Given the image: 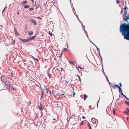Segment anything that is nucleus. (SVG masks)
<instances>
[{
  "mask_svg": "<svg viewBox=\"0 0 129 129\" xmlns=\"http://www.w3.org/2000/svg\"><path fill=\"white\" fill-rule=\"evenodd\" d=\"M1 81L3 82H4L5 84L6 85H7V86L8 87V86L7 85H8V83H7V82H6L5 81H4L5 80L4 79H5V77L4 76H1Z\"/></svg>",
  "mask_w": 129,
  "mask_h": 129,
  "instance_id": "f257e3e1",
  "label": "nucleus"
},
{
  "mask_svg": "<svg viewBox=\"0 0 129 129\" xmlns=\"http://www.w3.org/2000/svg\"><path fill=\"white\" fill-rule=\"evenodd\" d=\"M20 40L21 41L24 43H25L26 42H29V40L28 39V38L27 39H20Z\"/></svg>",
  "mask_w": 129,
  "mask_h": 129,
  "instance_id": "f03ea898",
  "label": "nucleus"
},
{
  "mask_svg": "<svg viewBox=\"0 0 129 129\" xmlns=\"http://www.w3.org/2000/svg\"><path fill=\"white\" fill-rule=\"evenodd\" d=\"M30 21L35 25H37L36 22L35 20L32 19H30Z\"/></svg>",
  "mask_w": 129,
  "mask_h": 129,
  "instance_id": "7ed1b4c3",
  "label": "nucleus"
},
{
  "mask_svg": "<svg viewBox=\"0 0 129 129\" xmlns=\"http://www.w3.org/2000/svg\"><path fill=\"white\" fill-rule=\"evenodd\" d=\"M124 17H125V19H124V20L125 21H126V22H127V20L128 19H129V15H128V16H126V15H125V16H124Z\"/></svg>",
  "mask_w": 129,
  "mask_h": 129,
  "instance_id": "20e7f679",
  "label": "nucleus"
},
{
  "mask_svg": "<svg viewBox=\"0 0 129 129\" xmlns=\"http://www.w3.org/2000/svg\"><path fill=\"white\" fill-rule=\"evenodd\" d=\"M36 37V36H32L31 37L29 38H28V39L29 40V41L30 40H32L34 39Z\"/></svg>",
  "mask_w": 129,
  "mask_h": 129,
  "instance_id": "39448f33",
  "label": "nucleus"
},
{
  "mask_svg": "<svg viewBox=\"0 0 129 129\" xmlns=\"http://www.w3.org/2000/svg\"><path fill=\"white\" fill-rule=\"evenodd\" d=\"M27 4V1H25L21 3V5H24Z\"/></svg>",
  "mask_w": 129,
  "mask_h": 129,
  "instance_id": "423d86ee",
  "label": "nucleus"
},
{
  "mask_svg": "<svg viewBox=\"0 0 129 129\" xmlns=\"http://www.w3.org/2000/svg\"><path fill=\"white\" fill-rule=\"evenodd\" d=\"M46 90H47V93L48 92H49L50 93V95H49V96L50 95H51V91L50 90H49V89L48 88H46Z\"/></svg>",
  "mask_w": 129,
  "mask_h": 129,
  "instance_id": "0eeeda50",
  "label": "nucleus"
},
{
  "mask_svg": "<svg viewBox=\"0 0 129 129\" xmlns=\"http://www.w3.org/2000/svg\"><path fill=\"white\" fill-rule=\"evenodd\" d=\"M44 92L43 91H42V94L41 95V98L42 99L44 97Z\"/></svg>",
  "mask_w": 129,
  "mask_h": 129,
  "instance_id": "6e6552de",
  "label": "nucleus"
},
{
  "mask_svg": "<svg viewBox=\"0 0 129 129\" xmlns=\"http://www.w3.org/2000/svg\"><path fill=\"white\" fill-rule=\"evenodd\" d=\"M24 7L25 8H28L30 7L29 5H25L24 6Z\"/></svg>",
  "mask_w": 129,
  "mask_h": 129,
  "instance_id": "1a4fd4ad",
  "label": "nucleus"
},
{
  "mask_svg": "<svg viewBox=\"0 0 129 129\" xmlns=\"http://www.w3.org/2000/svg\"><path fill=\"white\" fill-rule=\"evenodd\" d=\"M91 120L94 123H95L96 122V120L94 118H92L91 119Z\"/></svg>",
  "mask_w": 129,
  "mask_h": 129,
  "instance_id": "9d476101",
  "label": "nucleus"
},
{
  "mask_svg": "<svg viewBox=\"0 0 129 129\" xmlns=\"http://www.w3.org/2000/svg\"><path fill=\"white\" fill-rule=\"evenodd\" d=\"M38 107L39 108V109L40 110H42L43 109V107H42V106L41 105L40 106H38Z\"/></svg>",
  "mask_w": 129,
  "mask_h": 129,
  "instance_id": "9b49d317",
  "label": "nucleus"
},
{
  "mask_svg": "<svg viewBox=\"0 0 129 129\" xmlns=\"http://www.w3.org/2000/svg\"><path fill=\"white\" fill-rule=\"evenodd\" d=\"M69 62L70 63L72 64L73 65H75V62L74 61H70Z\"/></svg>",
  "mask_w": 129,
  "mask_h": 129,
  "instance_id": "f8f14e48",
  "label": "nucleus"
},
{
  "mask_svg": "<svg viewBox=\"0 0 129 129\" xmlns=\"http://www.w3.org/2000/svg\"><path fill=\"white\" fill-rule=\"evenodd\" d=\"M33 32L32 31H30V32H28V35L31 36L33 35Z\"/></svg>",
  "mask_w": 129,
  "mask_h": 129,
  "instance_id": "ddd939ff",
  "label": "nucleus"
},
{
  "mask_svg": "<svg viewBox=\"0 0 129 129\" xmlns=\"http://www.w3.org/2000/svg\"><path fill=\"white\" fill-rule=\"evenodd\" d=\"M125 6L124 8V11H127V10H128V9L126 7V3L125 2Z\"/></svg>",
  "mask_w": 129,
  "mask_h": 129,
  "instance_id": "4468645a",
  "label": "nucleus"
},
{
  "mask_svg": "<svg viewBox=\"0 0 129 129\" xmlns=\"http://www.w3.org/2000/svg\"><path fill=\"white\" fill-rule=\"evenodd\" d=\"M36 5V9H37L38 8L40 7V5L38 4H37V5Z\"/></svg>",
  "mask_w": 129,
  "mask_h": 129,
  "instance_id": "2eb2a0df",
  "label": "nucleus"
},
{
  "mask_svg": "<svg viewBox=\"0 0 129 129\" xmlns=\"http://www.w3.org/2000/svg\"><path fill=\"white\" fill-rule=\"evenodd\" d=\"M84 100H85L86 99V98H87V96L85 94H84Z\"/></svg>",
  "mask_w": 129,
  "mask_h": 129,
  "instance_id": "dca6fc26",
  "label": "nucleus"
},
{
  "mask_svg": "<svg viewBox=\"0 0 129 129\" xmlns=\"http://www.w3.org/2000/svg\"><path fill=\"white\" fill-rule=\"evenodd\" d=\"M83 30H84V32L86 34V36L87 37H88V35L87 34V32L85 30V29L84 28L83 29Z\"/></svg>",
  "mask_w": 129,
  "mask_h": 129,
  "instance_id": "f3484780",
  "label": "nucleus"
},
{
  "mask_svg": "<svg viewBox=\"0 0 129 129\" xmlns=\"http://www.w3.org/2000/svg\"><path fill=\"white\" fill-rule=\"evenodd\" d=\"M118 88L119 91V92H122L121 90V88L120 87V86Z\"/></svg>",
  "mask_w": 129,
  "mask_h": 129,
  "instance_id": "a211bd4d",
  "label": "nucleus"
},
{
  "mask_svg": "<svg viewBox=\"0 0 129 129\" xmlns=\"http://www.w3.org/2000/svg\"><path fill=\"white\" fill-rule=\"evenodd\" d=\"M88 126H89V129H92V128L90 125V124H89V123H88Z\"/></svg>",
  "mask_w": 129,
  "mask_h": 129,
  "instance_id": "6ab92c4d",
  "label": "nucleus"
},
{
  "mask_svg": "<svg viewBox=\"0 0 129 129\" xmlns=\"http://www.w3.org/2000/svg\"><path fill=\"white\" fill-rule=\"evenodd\" d=\"M34 7H33L31 8H30L29 9V10L30 11H32L34 10Z\"/></svg>",
  "mask_w": 129,
  "mask_h": 129,
  "instance_id": "aec40b11",
  "label": "nucleus"
},
{
  "mask_svg": "<svg viewBox=\"0 0 129 129\" xmlns=\"http://www.w3.org/2000/svg\"><path fill=\"white\" fill-rule=\"evenodd\" d=\"M102 70L104 72V75H105V72H104V69H103V62H102Z\"/></svg>",
  "mask_w": 129,
  "mask_h": 129,
  "instance_id": "412c9836",
  "label": "nucleus"
},
{
  "mask_svg": "<svg viewBox=\"0 0 129 129\" xmlns=\"http://www.w3.org/2000/svg\"><path fill=\"white\" fill-rule=\"evenodd\" d=\"M127 12L126 11H124V12L123 15L125 16L126 15V14L127 13Z\"/></svg>",
  "mask_w": 129,
  "mask_h": 129,
  "instance_id": "4be33fe9",
  "label": "nucleus"
},
{
  "mask_svg": "<svg viewBox=\"0 0 129 129\" xmlns=\"http://www.w3.org/2000/svg\"><path fill=\"white\" fill-rule=\"evenodd\" d=\"M15 40H13V42H12V44L13 45H15Z\"/></svg>",
  "mask_w": 129,
  "mask_h": 129,
  "instance_id": "5701e85b",
  "label": "nucleus"
},
{
  "mask_svg": "<svg viewBox=\"0 0 129 129\" xmlns=\"http://www.w3.org/2000/svg\"><path fill=\"white\" fill-rule=\"evenodd\" d=\"M84 123V122L83 121H82L81 123L80 124V125H83Z\"/></svg>",
  "mask_w": 129,
  "mask_h": 129,
  "instance_id": "b1692460",
  "label": "nucleus"
},
{
  "mask_svg": "<svg viewBox=\"0 0 129 129\" xmlns=\"http://www.w3.org/2000/svg\"><path fill=\"white\" fill-rule=\"evenodd\" d=\"M125 103L129 106V103L126 101L125 102Z\"/></svg>",
  "mask_w": 129,
  "mask_h": 129,
  "instance_id": "393cba45",
  "label": "nucleus"
},
{
  "mask_svg": "<svg viewBox=\"0 0 129 129\" xmlns=\"http://www.w3.org/2000/svg\"><path fill=\"white\" fill-rule=\"evenodd\" d=\"M114 86H115V87H117L118 88L119 87L118 85H115Z\"/></svg>",
  "mask_w": 129,
  "mask_h": 129,
  "instance_id": "a878e982",
  "label": "nucleus"
},
{
  "mask_svg": "<svg viewBox=\"0 0 129 129\" xmlns=\"http://www.w3.org/2000/svg\"><path fill=\"white\" fill-rule=\"evenodd\" d=\"M31 58H32L34 60H35V59H35V58H34V57L33 56H31Z\"/></svg>",
  "mask_w": 129,
  "mask_h": 129,
  "instance_id": "bb28decb",
  "label": "nucleus"
},
{
  "mask_svg": "<svg viewBox=\"0 0 129 129\" xmlns=\"http://www.w3.org/2000/svg\"><path fill=\"white\" fill-rule=\"evenodd\" d=\"M59 60L61 61H62V59H61V56H59Z\"/></svg>",
  "mask_w": 129,
  "mask_h": 129,
  "instance_id": "cd10ccee",
  "label": "nucleus"
},
{
  "mask_svg": "<svg viewBox=\"0 0 129 129\" xmlns=\"http://www.w3.org/2000/svg\"><path fill=\"white\" fill-rule=\"evenodd\" d=\"M105 77H106V78L107 79V81H108V82H109V84H111V83H110V82H109V80H108V77H107V78L106 77V76H105Z\"/></svg>",
  "mask_w": 129,
  "mask_h": 129,
  "instance_id": "c85d7f7f",
  "label": "nucleus"
},
{
  "mask_svg": "<svg viewBox=\"0 0 129 129\" xmlns=\"http://www.w3.org/2000/svg\"><path fill=\"white\" fill-rule=\"evenodd\" d=\"M128 101H129V98H128L126 96L125 98Z\"/></svg>",
  "mask_w": 129,
  "mask_h": 129,
  "instance_id": "c756f323",
  "label": "nucleus"
},
{
  "mask_svg": "<svg viewBox=\"0 0 129 129\" xmlns=\"http://www.w3.org/2000/svg\"><path fill=\"white\" fill-rule=\"evenodd\" d=\"M59 70H55V71L56 73H58L59 72Z\"/></svg>",
  "mask_w": 129,
  "mask_h": 129,
  "instance_id": "7c9ffc66",
  "label": "nucleus"
},
{
  "mask_svg": "<svg viewBox=\"0 0 129 129\" xmlns=\"http://www.w3.org/2000/svg\"><path fill=\"white\" fill-rule=\"evenodd\" d=\"M20 10H19L17 12V14L18 15H19V13L20 12Z\"/></svg>",
  "mask_w": 129,
  "mask_h": 129,
  "instance_id": "2f4dec72",
  "label": "nucleus"
},
{
  "mask_svg": "<svg viewBox=\"0 0 129 129\" xmlns=\"http://www.w3.org/2000/svg\"><path fill=\"white\" fill-rule=\"evenodd\" d=\"M15 34L16 35H19V33L17 32V31H16Z\"/></svg>",
  "mask_w": 129,
  "mask_h": 129,
  "instance_id": "473e14b6",
  "label": "nucleus"
},
{
  "mask_svg": "<svg viewBox=\"0 0 129 129\" xmlns=\"http://www.w3.org/2000/svg\"><path fill=\"white\" fill-rule=\"evenodd\" d=\"M49 34L50 36H52V35H53L51 33H50V31H49Z\"/></svg>",
  "mask_w": 129,
  "mask_h": 129,
  "instance_id": "72a5a7b5",
  "label": "nucleus"
},
{
  "mask_svg": "<svg viewBox=\"0 0 129 129\" xmlns=\"http://www.w3.org/2000/svg\"><path fill=\"white\" fill-rule=\"evenodd\" d=\"M119 1L118 0H117L116 1V3L117 4H118L119 3Z\"/></svg>",
  "mask_w": 129,
  "mask_h": 129,
  "instance_id": "f704fd0d",
  "label": "nucleus"
},
{
  "mask_svg": "<svg viewBox=\"0 0 129 129\" xmlns=\"http://www.w3.org/2000/svg\"><path fill=\"white\" fill-rule=\"evenodd\" d=\"M96 47L97 49L98 50L99 52L100 51V49L99 48H98V47L97 46H96Z\"/></svg>",
  "mask_w": 129,
  "mask_h": 129,
  "instance_id": "c9c22d12",
  "label": "nucleus"
},
{
  "mask_svg": "<svg viewBox=\"0 0 129 129\" xmlns=\"http://www.w3.org/2000/svg\"><path fill=\"white\" fill-rule=\"evenodd\" d=\"M114 110H115V109H113V112L114 114V115H115V112H114Z\"/></svg>",
  "mask_w": 129,
  "mask_h": 129,
  "instance_id": "e433bc0d",
  "label": "nucleus"
},
{
  "mask_svg": "<svg viewBox=\"0 0 129 129\" xmlns=\"http://www.w3.org/2000/svg\"><path fill=\"white\" fill-rule=\"evenodd\" d=\"M67 50H68V49H67L66 48H64L63 49V50L64 51H66Z\"/></svg>",
  "mask_w": 129,
  "mask_h": 129,
  "instance_id": "4c0bfd02",
  "label": "nucleus"
},
{
  "mask_svg": "<svg viewBox=\"0 0 129 129\" xmlns=\"http://www.w3.org/2000/svg\"><path fill=\"white\" fill-rule=\"evenodd\" d=\"M124 113H125V114H128V112L125 111H124Z\"/></svg>",
  "mask_w": 129,
  "mask_h": 129,
  "instance_id": "58836bf2",
  "label": "nucleus"
},
{
  "mask_svg": "<svg viewBox=\"0 0 129 129\" xmlns=\"http://www.w3.org/2000/svg\"><path fill=\"white\" fill-rule=\"evenodd\" d=\"M99 55L100 56V58H102V56L100 54V51L99 52Z\"/></svg>",
  "mask_w": 129,
  "mask_h": 129,
  "instance_id": "ea45409f",
  "label": "nucleus"
},
{
  "mask_svg": "<svg viewBox=\"0 0 129 129\" xmlns=\"http://www.w3.org/2000/svg\"><path fill=\"white\" fill-rule=\"evenodd\" d=\"M75 94V92H73V95L74 97V96Z\"/></svg>",
  "mask_w": 129,
  "mask_h": 129,
  "instance_id": "a19ab883",
  "label": "nucleus"
},
{
  "mask_svg": "<svg viewBox=\"0 0 129 129\" xmlns=\"http://www.w3.org/2000/svg\"><path fill=\"white\" fill-rule=\"evenodd\" d=\"M55 69V70H59L58 69V68H56L55 69V68H54V69H53V70H54Z\"/></svg>",
  "mask_w": 129,
  "mask_h": 129,
  "instance_id": "79ce46f5",
  "label": "nucleus"
},
{
  "mask_svg": "<svg viewBox=\"0 0 129 129\" xmlns=\"http://www.w3.org/2000/svg\"><path fill=\"white\" fill-rule=\"evenodd\" d=\"M119 84V85H120V87H121L122 86V85L121 84V83H120Z\"/></svg>",
  "mask_w": 129,
  "mask_h": 129,
  "instance_id": "37998d69",
  "label": "nucleus"
},
{
  "mask_svg": "<svg viewBox=\"0 0 129 129\" xmlns=\"http://www.w3.org/2000/svg\"><path fill=\"white\" fill-rule=\"evenodd\" d=\"M78 77L79 78V80L80 81V82H81V78H80V77L79 76H78Z\"/></svg>",
  "mask_w": 129,
  "mask_h": 129,
  "instance_id": "c03bdc74",
  "label": "nucleus"
},
{
  "mask_svg": "<svg viewBox=\"0 0 129 129\" xmlns=\"http://www.w3.org/2000/svg\"><path fill=\"white\" fill-rule=\"evenodd\" d=\"M113 120H116V118H113Z\"/></svg>",
  "mask_w": 129,
  "mask_h": 129,
  "instance_id": "a18cd8bd",
  "label": "nucleus"
},
{
  "mask_svg": "<svg viewBox=\"0 0 129 129\" xmlns=\"http://www.w3.org/2000/svg\"><path fill=\"white\" fill-rule=\"evenodd\" d=\"M126 110L127 111H128V112H129V109H126Z\"/></svg>",
  "mask_w": 129,
  "mask_h": 129,
  "instance_id": "49530a36",
  "label": "nucleus"
},
{
  "mask_svg": "<svg viewBox=\"0 0 129 129\" xmlns=\"http://www.w3.org/2000/svg\"><path fill=\"white\" fill-rule=\"evenodd\" d=\"M6 7H5V8H4V9L3 10V12H2L3 13V12L5 10V9L6 8Z\"/></svg>",
  "mask_w": 129,
  "mask_h": 129,
  "instance_id": "de8ad7c7",
  "label": "nucleus"
},
{
  "mask_svg": "<svg viewBox=\"0 0 129 129\" xmlns=\"http://www.w3.org/2000/svg\"><path fill=\"white\" fill-rule=\"evenodd\" d=\"M82 118L83 119H85V117L84 116H82Z\"/></svg>",
  "mask_w": 129,
  "mask_h": 129,
  "instance_id": "09e8293b",
  "label": "nucleus"
},
{
  "mask_svg": "<svg viewBox=\"0 0 129 129\" xmlns=\"http://www.w3.org/2000/svg\"><path fill=\"white\" fill-rule=\"evenodd\" d=\"M48 76H49V78H50V75L49 73Z\"/></svg>",
  "mask_w": 129,
  "mask_h": 129,
  "instance_id": "8fccbe9b",
  "label": "nucleus"
},
{
  "mask_svg": "<svg viewBox=\"0 0 129 129\" xmlns=\"http://www.w3.org/2000/svg\"><path fill=\"white\" fill-rule=\"evenodd\" d=\"M89 41H90V42H91L92 43V44H94H94H94V43H93L92 42H91L90 41V40L89 39Z\"/></svg>",
  "mask_w": 129,
  "mask_h": 129,
  "instance_id": "3c124183",
  "label": "nucleus"
},
{
  "mask_svg": "<svg viewBox=\"0 0 129 129\" xmlns=\"http://www.w3.org/2000/svg\"><path fill=\"white\" fill-rule=\"evenodd\" d=\"M62 55V53H61L60 54V56H61Z\"/></svg>",
  "mask_w": 129,
  "mask_h": 129,
  "instance_id": "603ef678",
  "label": "nucleus"
},
{
  "mask_svg": "<svg viewBox=\"0 0 129 129\" xmlns=\"http://www.w3.org/2000/svg\"><path fill=\"white\" fill-rule=\"evenodd\" d=\"M121 95H123V92H121Z\"/></svg>",
  "mask_w": 129,
  "mask_h": 129,
  "instance_id": "864d4df0",
  "label": "nucleus"
},
{
  "mask_svg": "<svg viewBox=\"0 0 129 129\" xmlns=\"http://www.w3.org/2000/svg\"><path fill=\"white\" fill-rule=\"evenodd\" d=\"M124 97H125H125L126 96L125 95L123 94V95H122Z\"/></svg>",
  "mask_w": 129,
  "mask_h": 129,
  "instance_id": "5fc2aeb1",
  "label": "nucleus"
},
{
  "mask_svg": "<svg viewBox=\"0 0 129 129\" xmlns=\"http://www.w3.org/2000/svg\"><path fill=\"white\" fill-rule=\"evenodd\" d=\"M65 81L67 83L68 82L67 80H65Z\"/></svg>",
  "mask_w": 129,
  "mask_h": 129,
  "instance_id": "6e6d98bb",
  "label": "nucleus"
},
{
  "mask_svg": "<svg viewBox=\"0 0 129 129\" xmlns=\"http://www.w3.org/2000/svg\"><path fill=\"white\" fill-rule=\"evenodd\" d=\"M14 29H15V31H17V30H16V29L15 28H14Z\"/></svg>",
  "mask_w": 129,
  "mask_h": 129,
  "instance_id": "4d7b16f0",
  "label": "nucleus"
},
{
  "mask_svg": "<svg viewBox=\"0 0 129 129\" xmlns=\"http://www.w3.org/2000/svg\"><path fill=\"white\" fill-rule=\"evenodd\" d=\"M112 87H113L114 88H115V87H114V86L113 85H112Z\"/></svg>",
  "mask_w": 129,
  "mask_h": 129,
  "instance_id": "13d9d810",
  "label": "nucleus"
},
{
  "mask_svg": "<svg viewBox=\"0 0 129 129\" xmlns=\"http://www.w3.org/2000/svg\"><path fill=\"white\" fill-rule=\"evenodd\" d=\"M99 102V101H98V103L97 104V107H98V103Z\"/></svg>",
  "mask_w": 129,
  "mask_h": 129,
  "instance_id": "bf43d9fd",
  "label": "nucleus"
},
{
  "mask_svg": "<svg viewBox=\"0 0 129 129\" xmlns=\"http://www.w3.org/2000/svg\"><path fill=\"white\" fill-rule=\"evenodd\" d=\"M101 58V60L102 61H103V59L102 58H102Z\"/></svg>",
  "mask_w": 129,
  "mask_h": 129,
  "instance_id": "052dcab7",
  "label": "nucleus"
},
{
  "mask_svg": "<svg viewBox=\"0 0 129 129\" xmlns=\"http://www.w3.org/2000/svg\"><path fill=\"white\" fill-rule=\"evenodd\" d=\"M70 3H71V4H72V5H73V3L71 2V0H70Z\"/></svg>",
  "mask_w": 129,
  "mask_h": 129,
  "instance_id": "680f3d73",
  "label": "nucleus"
},
{
  "mask_svg": "<svg viewBox=\"0 0 129 129\" xmlns=\"http://www.w3.org/2000/svg\"><path fill=\"white\" fill-rule=\"evenodd\" d=\"M56 119L55 118H54L53 119V120H55Z\"/></svg>",
  "mask_w": 129,
  "mask_h": 129,
  "instance_id": "e2e57ef3",
  "label": "nucleus"
},
{
  "mask_svg": "<svg viewBox=\"0 0 129 129\" xmlns=\"http://www.w3.org/2000/svg\"><path fill=\"white\" fill-rule=\"evenodd\" d=\"M64 95V94H61V96H62V95Z\"/></svg>",
  "mask_w": 129,
  "mask_h": 129,
  "instance_id": "0e129e2a",
  "label": "nucleus"
},
{
  "mask_svg": "<svg viewBox=\"0 0 129 129\" xmlns=\"http://www.w3.org/2000/svg\"><path fill=\"white\" fill-rule=\"evenodd\" d=\"M73 91H74V88H73Z\"/></svg>",
  "mask_w": 129,
  "mask_h": 129,
  "instance_id": "69168bd1",
  "label": "nucleus"
},
{
  "mask_svg": "<svg viewBox=\"0 0 129 129\" xmlns=\"http://www.w3.org/2000/svg\"><path fill=\"white\" fill-rule=\"evenodd\" d=\"M78 68H81H81L80 67H78Z\"/></svg>",
  "mask_w": 129,
  "mask_h": 129,
  "instance_id": "338daca9",
  "label": "nucleus"
},
{
  "mask_svg": "<svg viewBox=\"0 0 129 129\" xmlns=\"http://www.w3.org/2000/svg\"><path fill=\"white\" fill-rule=\"evenodd\" d=\"M82 27H83L84 28L85 27L84 26L83 27L82 26Z\"/></svg>",
  "mask_w": 129,
  "mask_h": 129,
  "instance_id": "774afa93",
  "label": "nucleus"
}]
</instances>
